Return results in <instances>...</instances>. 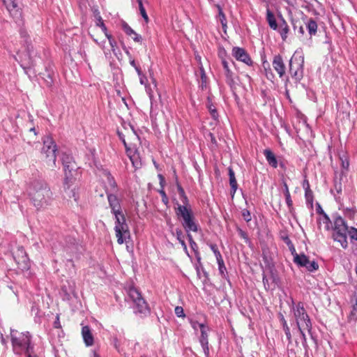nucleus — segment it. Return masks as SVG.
<instances>
[{"label": "nucleus", "instance_id": "nucleus-29", "mask_svg": "<svg viewBox=\"0 0 357 357\" xmlns=\"http://www.w3.org/2000/svg\"><path fill=\"white\" fill-rule=\"evenodd\" d=\"M306 205L308 208H313L314 195L312 190L305 191Z\"/></svg>", "mask_w": 357, "mask_h": 357}, {"label": "nucleus", "instance_id": "nucleus-46", "mask_svg": "<svg viewBox=\"0 0 357 357\" xmlns=\"http://www.w3.org/2000/svg\"><path fill=\"white\" fill-rule=\"evenodd\" d=\"M18 256H21L22 261L25 262L27 259V255L22 247H20L17 249Z\"/></svg>", "mask_w": 357, "mask_h": 357}, {"label": "nucleus", "instance_id": "nucleus-43", "mask_svg": "<svg viewBox=\"0 0 357 357\" xmlns=\"http://www.w3.org/2000/svg\"><path fill=\"white\" fill-rule=\"evenodd\" d=\"M158 192L159 194L161 195V197H162V203L165 205V206H167L168 204H169V198L165 192V191L164 190V189H160L158 190Z\"/></svg>", "mask_w": 357, "mask_h": 357}, {"label": "nucleus", "instance_id": "nucleus-48", "mask_svg": "<svg viewBox=\"0 0 357 357\" xmlns=\"http://www.w3.org/2000/svg\"><path fill=\"white\" fill-rule=\"evenodd\" d=\"M126 151L127 155L130 158V156H132V155H135V153H137V151L135 148H132L130 146H128L127 145V148H126Z\"/></svg>", "mask_w": 357, "mask_h": 357}, {"label": "nucleus", "instance_id": "nucleus-24", "mask_svg": "<svg viewBox=\"0 0 357 357\" xmlns=\"http://www.w3.org/2000/svg\"><path fill=\"white\" fill-rule=\"evenodd\" d=\"M266 21L271 29L275 31L278 30L279 22H277L274 14L269 9L266 10Z\"/></svg>", "mask_w": 357, "mask_h": 357}, {"label": "nucleus", "instance_id": "nucleus-19", "mask_svg": "<svg viewBox=\"0 0 357 357\" xmlns=\"http://www.w3.org/2000/svg\"><path fill=\"white\" fill-rule=\"evenodd\" d=\"M82 335L86 346H91L93 344V336L88 326H83L82 328Z\"/></svg>", "mask_w": 357, "mask_h": 357}, {"label": "nucleus", "instance_id": "nucleus-59", "mask_svg": "<svg viewBox=\"0 0 357 357\" xmlns=\"http://www.w3.org/2000/svg\"><path fill=\"white\" fill-rule=\"evenodd\" d=\"M201 79L202 81V88L203 89L204 86H206V76L204 72L202 73Z\"/></svg>", "mask_w": 357, "mask_h": 357}, {"label": "nucleus", "instance_id": "nucleus-7", "mask_svg": "<svg viewBox=\"0 0 357 357\" xmlns=\"http://www.w3.org/2000/svg\"><path fill=\"white\" fill-rule=\"evenodd\" d=\"M175 213L178 218L181 220L185 231L197 232L199 230V225L196 222L192 209L188 210L185 206H179L175 208Z\"/></svg>", "mask_w": 357, "mask_h": 357}, {"label": "nucleus", "instance_id": "nucleus-11", "mask_svg": "<svg viewBox=\"0 0 357 357\" xmlns=\"http://www.w3.org/2000/svg\"><path fill=\"white\" fill-rule=\"evenodd\" d=\"M232 56L238 61L243 62L249 66H252L253 61L247 51L239 47H234L231 51Z\"/></svg>", "mask_w": 357, "mask_h": 357}, {"label": "nucleus", "instance_id": "nucleus-50", "mask_svg": "<svg viewBox=\"0 0 357 357\" xmlns=\"http://www.w3.org/2000/svg\"><path fill=\"white\" fill-rule=\"evenodd\" d=\"M264 68H265V72H266V77L268 79H273L275 76H274L273 73H272L271 69L269 67L268 68H266L264 67Z\"/></svg>", "mask_w": 357, "mask_h": 357}, {"label": "nucleus", "instance_id": "nucleus-1", "mask_svg": "<svg viewBox=\"0 0 357 357\" xmlns=\"http://www.w3.org/2000/svg\"><path fill=\"white\" fill-rule=\"evenodd\" d=\"M10 337L15 354L24 357H38L43 354V348L32 341V336L29 332H19L10 329Z\"/></svg>", "mask_w": 357, "mask_h": 357}, {"label": "nucleus", "instance_id": "nucleus-58", "mask_svg": "<svg viewBox=\"0 0 357 357\" xmlns=\"http://www.w3.org/2000/svg\"><path fill=\"white\" fill-rule=\"evenodd\" d=\"M283 241L287 244V246L291 245L293 243L288 236H282Z\"/></svg>", "mask_w": 357, "mask_h": 357}, {"label": "nucleus", "instance_id": "nucleus-40", "mask_svg": "<svg viewBox=\"0 0 357 357\" xmlns=\"http://www.w3.org/2000/svg\"><path fill=\"white\" fill-rule=\"evenodd\" d=\"M106 38L108 39L109 45L111 46L112 52L115 51V48L117 46V43L115 40V39L112 37V36L110 33L107 34Z\"/></svg>", "mask_w": 357, "mask_h": 357}, {"label": "nucleus", "instance_id": "nucleus-32", "mask_svg": "<svg viewBox=\"0 0 357 357\" xmlns=\"http://www.w3.org/2000/svg\"><path fill=\"white\" fill-rule=\"evenodd\" d=\"M303 267H305L308 271L313 272L318 270L319 264L315 261H310L308 259L307 262L306 263V266H304Z\"/></svg>", "mask_w": 357, "mask_h": 357}, {"label": "nucleus", "instance_id": "nucleus-21", "mask_svg": "<svg viewBox=\"0 0 357 357\" xmlns=\"http://www.w3.org/2000/svg\"><path fill=\"white\" fill-rule=\"evenodd\" d=\"M305 24L310 38L317 34L318 25L313 18L307 19L305 22Z\"/></svg>", "mask_w": 357, "mask_h": 357}, {"label": "nucleus", "instance_id": "nucleus-39", "mask_svg": "<svg viewBox=\"0 0 357 357\" xmlns=\"http://www.w3.org/2000/svg\"><path fill=\"white\" fill-rule=\"evenodd\" d=\"M284 197H285V201H286V204L287 205L288 209L290 213H292L293 211L294 210V208L293 206V201L291 199V195L290 194L287 195H284Z\"/></svg>", "mask_w": 357, "mask_h": 357}, {"label": "nucleus", "instance_id": "nucleus-25", "mask_svg": "<svg viewBox=\"0 0 357 357\" xmlns=\"http://www.w3.org/2000/svg\"><path fill=\"white\" fill-rule=\"evenodd\" d=\"M340 160L341 161V174L342 176L345 175L349 169V159L347 154L340 155Z\"/></svg>", "mask_w": 357, "mask_h": 357}, {"label": "nucleus", "instance_id": "nucleus-52", "mask_svg": "<svg viewBox=\"0 0 357 357\" xmlns=\"http://www.w3.org/2000/svg\"><path fill=\"white\" fill-rule=\"evenodd\" d=\"M316 212H317V213H318L321 216L324 215V214H326L324 211V210H323L321 206L320 205V204H319V203H317V204H316Z\"/></svg>", "mask_w": 357, "mask_h": 357}, {"label": "nucleus", "instance_id": "nucleus-41", "mask_svg": "<svg viewBox=\"0 0 357 357\" xmlns=\"http://www.w3.org/2000/svg\"><path fill=\"white\" fill-rule=\"evenodd\" d=\"M282 329L286 335V337H287L288 342H291V334L289 326H288L287 324H286L282 325Z\"/></svg>", "mask_w": 357, "mask_h": 357}, {"label": "nucleus", "instance_id": "nucleus-2", "mask_svg": "<svg viewBox=\"0 0 357 357\" xmlns=\"http://www.w3.org/2000/svg\"><path fill=\"white\" fill-rule=\"evenodd\" d=\"M109 206L112 213L115 218L114 231L117 238V242L121 245L130 238V234L126 217L122 211L121 201L114 193L106 192Z\"/></svg>", "mask_w": 357, "mask_h": 357}, {"label": "nucleus", "instance_id": "nucleus-60", "mask_svg": "<svg viewBox=\"0 0 357 357\" xmlns=\"http://www.w3.org/2000/svg\"><path fill=\"white\" fill-rule=\"evenodd\" d=\"M177 190H178L179 197L185 195V192L183 188L181 187V185H180L178 184L177 185Z\"/></svg>", "mask_w": 357, "mask_h": 357}, {"label": "nucleus", "instance_id": "nucleus-45", "mask_svg": "<svg viewBox=\"0 0 357 357\" xmlns=\"http://www.w3.org/2000/svg\"><path fill=\"white\" fill-rule=\"evenodd\" d=\"M242 217L244 220L247 222H249L252 220V216L250 212L248 209H243L241 212Z\"/></svg>", "mask_w": 357, "mask_h": 357}, {"label": "nucleus", "instance_id": "nucleus-63", "mask_svg": "<svg viewBox=\"0 0 357 357\" xmlns=\"http://www.w3.org/2000/svg\"><path fill=\"white\" fill-rule=\"evenodd\" d=\"M179 243H181V246H182V248H183V250L185 251V252L188 255H189L188 252L187 245H186V243H185V241H183L179 242Z\"/></svg>", "mask_w": 357, "mask_h": 357}, {"label": "nucleus", "instance_id": "nucleus-34", "mask_svg": "<svg viewBox=\"0 0 357 357\" xmlns=\"http://www.w3.org/2000/svg\"><path fill=\"white\" fill-rule=\"evenodd\" d=\"M180 197V199L181 201V202L183 203V204H177V207H179V206H185L188 210V209H192L191 208V206L189 203V200H188V198L185 195H182Z\"/></svg>", "mask_w": 357, "mask_h": 357}, {"label": "nucleus", "instance_id": "nucleus-56", "mask_svg": "<svg viewBox=\"0 0 357 357\" xmlns=\"http://www.w3.org/2000/svg\"><path fill=\"white\" fill-rule=\"evenodd\" d=\"M278 319L282 326L287 324L284 315L282 313L278 314Z\"/></svg>", "mask_w": 357, "mask_h": 357}, {"label": "nucleus", "instance_id": "nucleus-62", "mask_svg": "<svg viewBox=\"0 0 357 357\" xmlns=\"http://www.w3.org/2000/svg\"><path fill=\"white\" fill-rule=\"evenodd\" d=\"M219 15L221 17V19H220L221 23L224 26L225 24H224L223 21L225 20V15L223 13L222 10L220 8H219Z\"/></svg>", "mask_w": 357, "mask_h": 357}, {"label": "nucleus", "instance_id": "nucleus-20", "mask_svg": "<svg viewBox=\"0 0 357 357\" xmlns=\"http://www.w3.org/2000/svg\"><path fill=\"white\" fill-rule=\"evenodd\" d=\"M228 174L229 177V185L231 187L230 194L234 197L238 189V183L235 177V173L231 167L228 168Z\"/></svg>", "mask_w": 357, "mask_h": 357}, {"label": "nucleus", "instance_id": "nucleus-18", "mask_svg": "<svg viewBox=\"0 0 357 357\" xmlns=\"http://www.w3.org/2000/svg\"><path fill=\"white\" fill-rule=\"evenodd\" d=\"M123 31L129 36H131L132 40L139 43H142V37L141 35L137 33L127 23L124 22L122 25Z\"/></svg>", "mask_w": 357, "mask_h": 357}, {"label": "nucleus", "instance_id": "nucleus-5", "mask_svg": "<svg viewBox=\"0 0 357 357\" xmlns=\"http://www.w3.org/2000/svg\"><path fill=\"white\" fill-rule=\"evenodd\" d=\"M348 237L351 243L357 242V228L349 225L342 217L337 215L334 219L333 238L340 243L342 248L347 249L349 246Z\"/></svg>", "mask_w": 357, "mask_h": 357}, {"label": "nucleus", "instance_id": "nucleus-42", "mask_svg": "<svg viewBox=\"0 0 357 357\" xmlns=\"http://www.w3.org/2000/svg\"><path fill=\"white\" fill-rule=\"evenodd\" d=\"M174 235L176 236V239L178 241V242L185 241V236H184L183 232L181 229H180V228L176 229L175 234H174Z\"/></svg>", "mask_w": 357, "mask_h": 357}, {"label": "nucleus", "instance_id": "nucleus-22", "mask_svg": "<svg viewBox=\"0 0 357 357\" xmlns=\"http://www.w3.org/2000/svg\"><path fill=\"white\" fill-rule=\"evenodd\" d=\"M263 153L268 165L273 167V168H276L278 167V161L273 151L267 149L264 150Z\"/></svg>", "mask_w": 357, "mask_h": 357}, {"label": "nucleus", "instance_id": "nucleus-6", "mask_svg": "<svg viewBox=\"0 0 357 357\" xmlns=\"http://www.w3.org/2000/svg\"><path fill=\"white\" fill-rule=\"evenodd\" d=\"M128 296L133 303L134 312L141 317H144L150 314V308L148 303L142 298L141 293L134 287L128 289Z\"/></svg>", "mask_w": 357, "mask_h": 357}, {"label": "nucleus", "instance_id": "nucleus-36", "mask_svg": "<svg viewBox=\"0 0 357 357\" xmlns=\"http://www.w3.org/2000/svg\"><path fill=\"white\" fill-rule=\"evenodd\" d=\"M96 25L102 29L105 36L109 33L104 21L100 16H99L97 19Z\"/></svg>", "mask_w": 357, "mask_h": 357}, {"label": "nucleus", "instance_id": "nucleus-10", "mask_svg": "<svg viewBox=\"0 0 357 357\" xmlns=\"http://www.w3.org/2000/svg\"><path fill=\"white\" fill-rule=\"evenodd\" d=\"M42 152L45 153L46 154V157L50 158V160H52L54 164H55L56 159V145L51 137L47 136L43 140Z\"/></svg>", "mask_w": 357, "mask_h": 357}, {"label": "nucleus", "instance_id": "nucleus-14", "mask_svg": "<svg viewBox=\"0 0 357 357\" xmlns=\"http://www.w3.org/2000/svg\"><path fill=\"white\" fill-rule=\"evenodd\" d=\"M220 56L222 59L221 63L224 70V75L225 76L226 83L231 86L234 84V74L230 69L229 62L227 61V59L222 57L220 54Z\"/></svg>", "mask_w": 357, "mask_h": 357}, {"label": "nucleus", "instance_id": "nucleus-51", "mask_svg": "<svg viewBox=\"0 0 357 357\" xmlns=\"http://www.w3.org/2000/svg\"><path fill=\"white\" fill-rule=\"evenodd\" d=\"M264 68H265V72H266V77L268 79H273L275 76H274L273 73H272L271 69L269 67L268 68H266L264 67Z\"/></svg>", "mask_w": 357, "mask_h": 357}, {"label": "nucleus", "instance_id": "nucleus-33", "mask_svg": "<svg viewBox=\"0 0 357 357\" xmlns=\"http://www.w3.org/2000/svg\"><path fill=\"white\" fill-rule=\"evenodd\" d=\"M190 324L195 332H197L198 330L200 331L202 326H206V324L204 323H199L198 321L193 319H190Z\"/></svg>", "mask_w": 357, "mask_h": 357}, {"label": "nucleus", "instance_id": "nucleus-38", "mask_svg": "<svg viewBox=\"0 0 357 357\" xmlns=\"http://www.w3.org/2000/svg\"><path fill=\"white\" fill-rule=\"evenodd\" d=\"M209 247H210L211 250L213 251V252L214 253L216 260H220V259L222 258V257L215 244L211 243L209 245Z\"/></svg>", "mask_w": 357, "mask_h": 357}, {"label": "nucleus", "instance_id": "nucleus-13", "mask_svg": "<svg viewBox=\"0 0 357 357\" xmlns=\"http://www.w3.org/2000/svg\"><path fill=\"white\" fill-rule=\"evenodd\" d=\"M272 66L279 77L283 79L286 74V66L281 55L276 54L273 56Z\"/></svg>", "mask_w": 357, "mask_h": 357}, {"label": "nucleus", "instance_id": "nucleus-31", "mask_svg": "<svg viewBox=\"0 0 357 357\" xmlns=\"http://www.w3.org/2000/svg\"><path fill=\"white\" fill-rule=\"evenodd\" d=\"M130 160L135 169H137L141 168L142 164L139 157V154L138 153H135V155H132V156H130Z\"/></svg>", "mask_w": 357, "mask_h": 357}, {"label": "nucleus", "instance_id": "nucleus-15", "mask_svg": "<svg viewBox=\"0 0 357 357\" xmlns=\"http://www.w3.org/2000/svg\"><path fill=\"white\" fill-rule=\"evenodd\" d=\"M7 10L13 17L21 16L20 8L17 0H2Z\"/></svg>", "mask_w": 357, "mask_h": 357}, {"label": "nucleus", "instance_id": "nucleus-35", "mask_svg": "<svg viewBox=\"0 0 357 357\" xmlns=\"http://www.w3.org/2000/svg\"><path fill=\"white\" fill-rule=\"evenodd\" d=\"M138 6H139V10L140 15H142V17H143L144 21L146 23H148L149 21V16H148V15L146 13V9L144 7L143 2H139L138 3Z\"/></svg>", "mask_w": 357, "mask_h": 357}, {"label": "nucleus", "instance_id": "nucleus-28", "mask_svg": "<svg viewBox=\"0 0 357 357\" xmlns=\"http://www.w3.org/2000/svg\"><path fill=\"white\" fill-rule=\"evenodd\" d=\"M206 107L209 112L211 113L212 118L214 119H217L218 117V112L216 110L215 106L213 105L210 98H208L207 99Z\"/></svg>", "mask_w": 357, "mask_h": 357}, {"label": "nucleus", "instance_id": "nucleus-3", "mask_svg": "<svg viewBox=\"0 0 357 357\" xmlns=\"http://www.w3.org/2000/svg\"><path fill=\"white\" fill-rule=\"evenodd\" d=\"M293 314V320L291 326L294 334H298L303 342H306L305 331L312 337V324L310 316L304 307L302 302L296 304L292 301V305L290 307Z\"/></svg>", "mask_w": 357, "mask_h": 357}, {"label": "nucleus", "instance_id": "nucleus-17", "mask_svg": "<svg viewBox=\"0 0 357 357\" xmlns=\"http://www.w3.org/2000/svg\"><path fill=\"white\" fill-rule=\"evenodd\" d=\"M62 164L63 165L64 172L70 173L76 167L73 157L67 153H63L61 157Z\"/></svg>", "mask_w": 357, "mask_h": 357}, {"label": "nucleus", "instance_id": "nucleus-30", "mask_svg": "<svg viewBox=\"0 0 357 357\" xmlns=\"http://www.w3.org/2000/svg\"><path fill=\"white\" fill-rule=\"evenodd\" d=\"M318 221L319 224H323L324 225V228L326 230H329L332 226L331 219L327 214H324V215H321L319 218Z\"/></svg>", "mask_w": 357, "mask_h": 357}, {"label": "nucleus", "instance_id": "nucleus-53", "mask_svg": "<svg viewBox=\"0 0 357 357\" xmlns=\"http://www.w3.org/2000/svg\"><path fill=\"white\" fill-rule=\"evenodd\" d=\"M289 248V250H290L291 252V254L293 255L294 257V259L296 257V255H298L299 254H298L296 251V248L294 245V244L292 243L291 245H289L288 246Z\"/></svg>", "mask_w": 357, "mask_h": 357}, {"label": "nucleus", "instance_id": "nucleus-26", "mask_svg": "<svg viewBox=\"0 0 357 357\" xmlns=\"http://www.w3.org/2000/svg\"><path fill=\"white\" fill-rule=\"evenodd\" d=\"M309 258L305 254H299L296 255L294 259V262L300 267H303L306 266V263L307 262Z\"/></svg>", "mask_w": 357, "mask_h": 357}, {"label": "nucleus", "instance_id": "nucleus-49", "mask_svg": "<svg viewBox=\"0 0 357 357\" xmlns=\"http://www.w3.org/2000/svg\"><path fill=\"white\" fill-rule=\"evenodd\" d=\"M334 188L337 194H341L342 192V186L340 182L335 180Z\"/></svg>", "mask_w": 357, "mask_h": 357}, {"label": "nucleus", "instance_id": "nucleus-57", "mask_svg": "<svg viewBox=\"0 0 357 357\" xmlns=\"http://www.w3.org/2000/svg\"><path fill=\"white\" fill-rule=\"evenodd\" d=\"M190 243V246L191 248V249L196 253L197 252V250H198V245L196 243L195 241H193V242H190L189 243Z\"/></svg>", "mask_w": 357, "mask_h": 357}, {"label": "nucleus", "instance_id": "nucleus-64", "mask_svg": "<svg viewBox=\"0 0 357 357\" xmlns=\"http://www.w3.org/2000/svg\"><path fill=\"white\" fill-rule=\"evenodd\" d=\"M186 236L189 243L195 241L190 231H186Z\"/></svg>", "mask_w": 357, "mask_h": 357}, {"label": "nucleus", "instance_id": "nucleus-23", "mask_svg": "<svg viewBox=\"0 0 357 357\" xmlns=\"http://www.w3.org/2000/svg\"><path fill=\"white\" fill-rule=\"evenodd\" d=\"M343 213L347 218L353 221L357 220V209L355 206L344 208Z\"/></svg>", "mask_w": 357, "mask_h": 357}, {"label": "nucleus", "instance_id": "nucleus-54", "mask_svg": "<svg viewBox=\"0 0 357 357\" xmlns=\"http://www.w3.org/2000/svg\"><path fill=\"white\" fill-rule=\"evenodd\" d=\"M303 188H304L305 191L311 190L310 183L307 178H305L303 182Z\"/></svg>", "mask_w": 357, "mask_h": 357}, {"label": "nucleus", "instance_id": "nucleus-47", "mask_svg": "<svg viewBox=\"0 0 357 357\" xmlns=\"http://www.w3.org/2000/svg\"><path fill=\"white\" fill-rule=\"evenodd\" d=\"M175 314L178 317H184L185 314L183 308L181 306H176L174 310Z\"/></svg>", "mask_w": 357, "mask_h": 357}, {"label": "nucleus", "instance_id": "nucleus-44", "mask_svg": "<svg viewBox=\"0 0 357 357\" xmlns=\"http://www.w3.org/2000/svg\"><path fill=\"white\" fill-rule=\"evenodd\" d=\"M298 29V33L299 36H303L305 33V29L303 25L300 24V23L294 24V29L296 31Z\"/></svg>", "mask_w": 357, "mask_h": 357}, {"label": "nucleus", "instance_id": "nucleus-37", "mask_svg": "<svg viewBox=\"0 0 357 357\" xmlns=\"http://www.w3.org/2000/svg\"><path fill=\"white\" fill-rule=\"evenodd\" d=\"M217 263L218 265V270L220 275L224 277L225 275V272L227 271L226 267L225 266V263L223 259H220V260H217Z\"/></svg>", "mask_w": 357, "mask_h": 357}, {"label": "nucleus", "instance_id": "nucleus-61", "mask_svg": "<svg viewBox=\"0 0 357 357\" xmlns=\"http://www.w3.org/2000/svg\"><path fill=\"white\" fill-rule=\"evenodd\" d=\"M118 135H119V139L121 140V142H123L125 148H127V143L126 142V139H125V137L123 134L120 133V132H118Z\"/></svg>", "mask_w": 357, "mask_h": 357}, {"label": "nucleus", "instance_id": "nucleus-8", "mask_svg": "<svg viewBox=\"0 0 357 357\" xmlns=\"http://www.w3.org/2000/svg\"><path fill=\"white\" fill-rule=\"evenodd\" d=\"M304 56L298 55L296 52L289 60V71L291 77L296 81L299 82L303 77Z\"/></svg>", "mask_w": 357, "mask_h": 357}, {"label": "nucleus", "instance_id": "nucleus-55", "mask_svg": "<svg viewBox=\"0 0 357 357\" xmlns=\"http://www.w3.org/2000/svg\"><path fill=\"white\" fill-rule=\"evenodd\" d=\"M54 327L56 328H61V322H60V320H59V315L57 314L56 317V319L54 322Z\"/></svg>", "mask_w": 357, "mask_h": 357}, {"label": "nucleus", "instance_id": "nucleus-9", "mask_svg": "<svg viewBox=\"0 0 357 357\" xmlns=\"http://www.w3.org/2000/svg\"><path fill=\"white\" fill-rule=\"evenodd\" d=\"M75 178H74L69 172H65V178L63 180V190L69 198H73L75 202L79 199L78 188L74 185Z\"/></svg>", "mask_w": 357, "mask_h": 357}, {"label": "nucleus", "instance_id": "nucleus-27", "mask_svg": "<svg viewBox=\"0 0 357 357\" xmlns=\"http://www.w3.org/2000/svg\"><path fill=\"white\" fill-rule=\"evenodd\" d=\"M105 175L107 176V183L110 188L111 191L115 192L117 191V184L114 178L112 176L110 172H106Z\"/></svg>", "mask_w": 357, "mask_h": 357}, {"label": "nucleus", "instance_id": "nucleus-12", "mask_svg": "<svg viewBox=\"0 0 357 357\" xmlns=\"http://www.w3.org/2000/svg\"><path fill=\"white\" fill-rule=\"evenodd\" d=\"M199 337V341L204 351V354L208 357L210 356V349L208 347V332L210 331L209 327L206 325L202 326Z\"/></svg>", "mask_w": 357, "mask_h": 357}, {"label": "nucleus", "instance_id": "nucleus-4", "mask_svg": "<svg viewBox=\"0 0 357 357\" xmlns=\"http://www.w3.org/2000/svg\"><path fill=\"white\" fill-rule=\"evenodd\" d=\"M32 204L37 210L50 205L53 198L52 192L48 184L43 180H35L31 183L27 190Z\"/></svg>", "mask_w": 357, "mask_h": 357}, {"label": "nucleus", "instance_id": "nucleus-16", "mask_svg": "<svg viewBox=\"0 0 357 357\" xmlns=\"http://www.w3.org/2000/svg\"><path fill=\"white\" fill-rule=\"evenodd\" d=\"M277 31L280 33L282 40H286L289 32V27L286 20L281 15L279 16V24Z\"/></svg>", "mask_w": 357, "mask_h": 357}]
</instances>
